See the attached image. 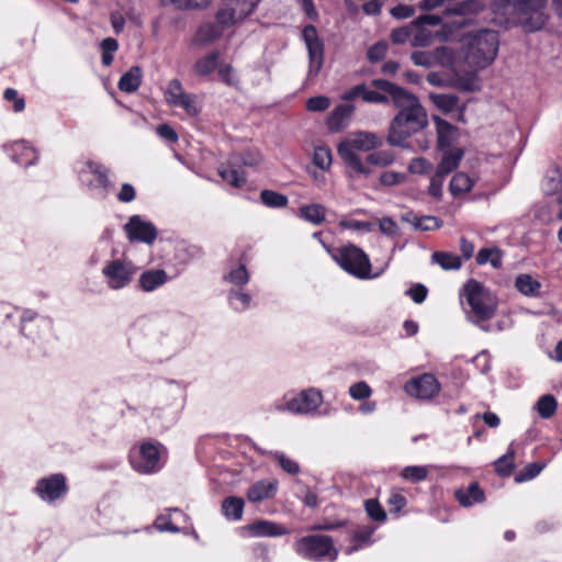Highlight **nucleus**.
Here are the masks:
<instances>
[{
  "label": "nucleus",
  "instance_id": "1",
  "mask_svg": "<svg viewBox=\"0 0 562 562\" xmlns=\"http://www.w3.org/2000/svg\"><path fill=\"white\" fill-rule=\"evenodd\" d=\"M371 85L390 94L393 104L398 109V113L389 127L387 143L392 146L404 147L405 142L412 135L428 125L426 110L415 94L391 81L374 79Z\"/></svg>",
  "mask_w": 562,
  "mask_h": 562
},
{
  "label": "nucleus",
  "instance_id": "2",
  "mask_svg": "<svg viewBox=\"0 0 562 562\" xmlns=\"http://www.w3.org/2000/svg\"><path fill=\"white\" fill-rule=\"evenodd\" d=\"M383 139L375 133L358 131L342 139L337 146V153L347 166L350 178L369 177L371 169L363 164L357 151H371L381 147Z\"/></svg>",
  "mask_w": 562,
  "mask_h": 562
},
{
  "label": "nucleus",
  "instance_id": "3",
  "mask_svg": "<svg viewBox=\"0 0 562 562\" xmlns=\"http://www.w3.org/2000/svg\"><path fill=\"white\" fill-rule=\"evenodd\" d=\"M461 295L470 306L469 321L484 331H491L485 323L494 317L497 310L496 297L479 281L471 279L462 289Z\"/></svg>",
  "mask_w": 562,
  "mask_h": 562
},
{
  "label": "nucleus",
  "instance_id": "4",
  "mask_svg": "<svg viewBox=\"0 0 562 562\" xmlns=\"http://www.w3.org/2000/svg\"><path fill=\"white\" fill-rule=\"evenodd\" d=\"M333 260L347 273L355 278L366 280L374 279L380 273H371V261L368 255L359 247L348 244L338 248L324 245Z\"/></svg>",
  "mask_w": 562,
  "mask_h": 562
},
{
  "label": "nucleus",
  "instance_id": "5",
  "mask_svg": "<svg viewBox=\"0 0 562 562\" xmlns=\"http://www.w3.org/2000/svg\"><path fill=\"white\" fill-rule=\"evenodd\" d=\"M499 47L497 32L493 30H480L471 36L467 50L469 65L483 69L491 65L496 58Z\"/></svg>",
  "mask_w": 562,
  "mask_h": 562
},
{
  "label": "nucleus",
  "instance_id": "6",
  "mask_svg": "<svg viewBox=\"0 0 562 562\" xmlns=\"http://www.w3.org/2000/svg\"><path fill=\"white\" fill-rule=\"evenodd\" d=\"M293 550L297 555L310 561L334 562L338 558L334 540L327 535H310L299 538L293 543Z\"/></svg>",
  "mask_w": 562,
  "mask_h": 562
},
{
  "label": "nucleus",
  "instance_id": "7",
  "mask_svg": "<svg viewBox=\"0 0 562 562\" xmlns=\"http://www.w3.org/2000/svg\"><path fill=\"white\" fill-rule=\"evenodd\" d=\"M261 0H222L215 20L224 26L243 22L254 13Z\"/></svg>",
  "mask_w": 562,
  "mask_h": 562
},
{
  "label": "nucleus",
  "instance_id": "8",
  "mask_svg": "<svg viewBox=\"0 0 562 562\" xmlns=\"http://www.w3.org/2000/svg\"><path fill=\"white\" fill-rule=\"evenodd\" d=\"M520 11V27L525 32H537L547 23L548 16L544 12L547 0H518Z\"/></svg>",
  "mask_w": 562,
  "mask_h": 562
},
{
  "label": "nucleus",
  "instance_id": "9",
  "mask_svg": "<svg viewBox=\"0 0 562 562\" xmlns=\"http://www.w3.org/2000/svg\"><path fill=\"white\" fill-rule=\"evenodd\" d=\"M137 268L130 260L114 259L104 265L102 268V274L106 281V284L112 290H120L127 286L135 273Z\"/></svg>",
  "mask_w": 562,
  "mask_h": 562
},
{
  "label": "nucleus",
  "instance_id": "10",
  "mask_svg": "<svg viewBox=\"0 0 562 562\" xmlns=\"http://www.w3.org/2000/svg\"><path fill=\"white\" fill-rule=\"evenodd\" d=\"M160 443L144 442L136 453L131 454V464L139 473L150 474L161 469Z\"/></svg>",
  "mask_w": 562,
  "mask_h": 562
},
{
  "label": "nucleus",
  "instance_id": "11",
  "mask_svg": "<svg viewBox=\"0 0 562 562\" xmlns=\"http://www.w3.org/2000/svg\"><path fill=\"white\" fill-rule=\"evenodd\" d=\"M302 38L308 53V76L315 77L323 67L324 43L321 41L316 27L312 24L304 26Z\"/></svg>",
  "mask_w": 562,
  "mask_h": 562
},
{
  "label": "nucleus",
  "instance_id": "12",
  "mask_svg": "<svg viewBox=\"0 0 562 562\" xmlns=\"http://www.w3.org/2000/svg\"><path fill=\"white\" fill-rule=\"evenodd\" d=\"M518 0H495L492 3L493 22L505 30L520 27Z\"/></svg>",
  "mask_w": 562,
  "mask_h": 562
},
{
  "label": "nucleus",
  "instance_id": "13",
  "mask_svg": "<svg viewBox=\"0 0 562 562\" xmlns=\"http://www.w3.org/2000/svg\"><path fill=\"white\" fill-rule=\"evenodd\" d=\"M34 490L42 501L53 503L67 494L66 476L61 473H56L43 477L37 481Z\"/></svg>",
  "mask_w": 562,
  "mask_h": 562
},
{
  "label": "nucleus",
  "instance_id": "14",
  "mask_svg": "<svg viewBox=\"0 0 562 562\" xmlns=\"http://www.w3.org/2000/svg\"><path fill=\"white\" fill-rule=\"evenodd\" d=\"M405 392L419 400H430L440 391V384L431 373H424L408 380L404 385Z\"/></svg>",
  "mask_w": 562,
  "mask_h": 562
},
{
  "label": "nucleus",
  "instance_id": "15",
  "mask_svg": "<svg viewBox=\"0 0 562 562\" xmlns=\"http://www.w3.org/2000/svg\"><path fill=\"white\" fill-rule=\"evenodd\" d=\"M124 231L131 241H140L151 245L158 232L153 223L144 221L139 215H133L124 225Z\"/></svg>",
  "mask_w": 562,
  "mask_h": 562
},
{
  "label": "nucleus",
  "instance_id": "16",
  "mask_svg": "<svg viewBox=\"0 0 562 562\" xmlns=\"http://www.w3.org/2000/svg\"><path fill=\"white\" fill-rule=\"evenodd\" d=\"M323 403L322 392L311 387L302 391L285 404L286 409L294 414H308L316 411Z\"/></svg>",
  "mask_w": 562,
  "mask_h": 562
},
{
  "label": "nucleus",
  "instance_id": "17",
  "mask_svg": "<svg viewBox=\"0 0 562 562\" xmlns=\"http://www.w3.org/2000/svg\"><path fill=\"white\" fill-rule=\"evenodd\" d=\"M87 167L94 176V182L90 183L91 189H94L100 198H106L113 190V183L110 180V169L95 161H88Z\"/></svg>",
  "mask_w": 562,
  "mask_h": 562
},
{
  "label": "nucleus",
  "instance_id": "18",
  "mask_svg": "<svg viewBox=\"0 0 562 562\" xmlns=\"http://www.w3.org/2000/svg\"><path fill=\"white\" fill-rule=\"evenodd\" d=\"M50 327V319L38 316L32 310H25L21 316V333L32 339L38 337V329L49 330Z\"/></svg>",
  "mask_w": 562,
  "mask_h": 562
},
{
  "label": "nucleus",
  "instance_id": "19",
  "mask_svg": "<svg viewBox=\"0 0 562 562\" xmlns=\"http://www.w3.org/2000/svg\"><path fill=\"white\" fill-rule=\"evenodd\" d=\"M277 491L278 481L276 479L257 481L248 488L247 498L251 503H260L272 498Z\"/></svg>",
  "mask_w": 562,
  "mask_h": 562
},
{
  "label": "nucleus",
  "instance_id": "20",
  "mask_svg": "<svg viewBox=\"0 0 562 562\" xmlns=\"http://www.w3.org/2000/svg\"><path fill=\"white\" fill-rule=\"evenodd\" d=\"M355 112L352 104H339L328 115L326 124L330 132L337 133L347 126V122Z\"/></svg>",
  "mask_w": 562,
  "mask_h": 562
},
{
  "label": "nucleus",
  "instance_id": "21",
  "mask_svg": "<svg viewBox=\"0 0 562 562\" xmlns=\"http://www.w3.org/2000/svg\"><path fill=\"white\" fill-rule=\"evenodd\" d=\"M432 120L436 125L439 149H449L457 138L458 128L439 116H434Z\"/></svg>",
  "mask_w": 562,
  "mask_h": 562
},
{
  "label": "nucleus",
  "instance_id": "22",
  "mask_svg": "<svg viewBox=\"0 0 562 562\" xmlns=\"http://www.w3.org/2000/svg\"><path fill=\"white\" fill-rule=\"evenodd\" d=\"M248 530L254 537H279L289 532L282 525L269 520H257L248 526Z\"/></svg>",
  "mask_w": 562,
  "mask_h": 562
},
{
  "label": "nucleus",
  "instance_id": "23",
  "mask_svg": "<svg viewBox=\"0 0 562 562\" xmlns=\"http://www.w3.org/2000/svg\"><path fill=\"white\" fill-rule=\"evenodd\" d=\"M456 499L464 507L482 503L485 499L484 492L477 482L471 483L467 488H459L454 493Z\"/></svg>",
  "mask_w": 562,
  "mask_h": 562
},
{
  "label": "nucleus",
  "instance_id": "24",
  "mask_svg": "<svg viewBox=\"0 0 562 562\" xmlns=\"http://www.w3.org/2000/svg\"><path fill=\"white\" fill-rule=\"evenodd\" d=\"M167 281L168 276L162 269L144 271L138 279L139 288L145 292H151L164 285Z\"/></svg>",
  "mask_w": 562,
  "mask_h": 562
},
{
  "label": "nucleus",
  "instance_id": "25",
  "mask_svg": "<svg viewBox=\"0 0 562 562\" xmlns=\"http://www.w3.org/2000/svg\"><path fill=\"white\" fill-rule=\"evenodd\" d=\"M449 49L446 46L437 47L434 52L417 50L412 53L411 59L416 66L425 68L432 67L438 60H441Z\"/></svg>",
  "mask_w": 562,
  "mask_h": 562
},
{
  "label": "nucleus",
  "instance_id": "26",
  "mask_svg": "<svg viewBox=\"0 0 562 562\" xmlns=\"http://www.w3.org/2000/svg\"><path fill=\"white\" fill-rule=\"evenodd\" d=\"M229 26L221 25L217 21L216 23L207 22L202 24L196 33H195V42L205 45L209 43H212L220 38L224 32V30L228 29Z\"/></svg>",
  "mask_w": 562,
  "mask_h": 562
},
{
  "label": "nucleus",
  "instance_id": "27",
  "mask_svg": "<svg viewBox=\"0 0 562 562\" xmlns=\"http://www.w3.org/2000/svg\"><path fill=\"white\" fill-rule=\"evenodd\" d=\"M463 155L464 153L460 148L445 150L436 171L447 177L459 167Z\"/></svg>",
  "mask_w": 562,
  "mask_h": 562
},
{
  "label": "nucleus",
  "instance_id": "28",
  "mask_svg": "<svg viewBox=\"0 0 562 562\" xmlns=\"http://www.w3.org/2000/svg\"><path fill=\"white\" fill-rule=\"evenodd\" d=\"M143 71L138 66H133L122 75L119 80L117 87L121 91L126 93L135 92L142 83Z\"/></svg>",
  "mask_w": 562,
  "mask_h": 562
},
{
  "label": "nucleus",
  "instance_id": "29",
  "mask_svg": "<svg viewBox=\"0 0 562 562\" xmlns=\"http://www.w3.org/2000/svg\"><path fill=\"white\" fill-rule=\"evenodd\" d=\"M515 288L519 293L528 297H539L541 294V283L527 273L516 277Z\"/></svg>",
  "mask_w": 562,
  "mask_h": 562
},
{
  "label": "nucleus",
  "instance_id": "30",
  "mask_svg": "<svg viewBox=\"0 0 562 562\" xmlns=\"http://www.w3.org/2000/svg\"><path fill=\"white\" fill-rule=\"evenodd\" d=\"M299 216L313 225H321L326 220V207L317 203L304 204L299 209Z\"/></svg>",
  "mask_w": 562,
  "mask_h": 562
},
{
  "label": "nucleus",
  "instance_id": "31",
  "mask_svg": "<svg viewBox=\"0 0 562 562\" xmlns=\"http://www.w3.org/2000/svg\"><path fill=\"white\" fill-rule=\"evenodd\" d=\"M245 502L237 496H228L222 502V513L228 520H240L243 517Z\"/></svg>",
  "mask_w": 562,
  "mask_h": 562
},
{
  "label": "nucleus",
  "instance_id": "32",
  "mask_svg": "<svg viewBox=\"0 0 562 562\" xmlns=\"http://www.w3.org/2000/svg\"><path fill=\"white\" fill-rule=\"evenodd\" d=\"M12 159L23 166H31L37 159V153L33 147H30L24 140L15 143L13 147Z\"/></svg>",
  "mask_w": 562,
  "mask_h": 562
},
{
  "label": "nucleus",
  "instance_id": "33",
  "mask_svg": "<svg viewBox=\"0 0 562 562\" xmlns=\"http://www.w3.org/2000/svg\"><path fill=\"white\" fill-rule=\"evenodd\" d=\"M220 52L213 50L206 56L198 59L193 66L196 75L205 77L211 75L216 68L218 69Z\"/></svg>",
  "mask_w": 562,
  "mask_h": 562
},
{
  "label": "nucleus",
  "instance_id": "34",
  "mask_svg": "<svg viewBox=\"0 0 562 562\" xmlns=\"http://www.w3.org/2000/svg\"><path fill=\"white\" fill-rule=\"evenodd\" d=\"M432 104L443 113H450L459 108V97L453 93H430Z\"/></svg>",
  "mask_w": 562,
  "mask_h": 562
},
{
  "label": "nucleus",
  "instance_id": "35",
  "mask_svg": "<svg viewBox=\"0 0 562 562\" xmlns=\"http://www.w3.org/2000/svg\"><path fill=\"white\" fill-rule=\"evenodd\" d=\"M474 186V180L464 172H457L449 183V192L453 198H458L469 192Z\"/></svg>",
  "mask_w": 562,
  "mask_h": 562
},
{
  "label": "nucleus",
  "instance_id": "36",
  "mask_svg": "<svg viewBox=\"0 0 562 562\" xmlns=\"http://www.w3.org/2000/svg\"><path fill=\"white\" fill-rule=\"evenodd\" d=\"M170 106L181 108L189 116H198L201 112L198 105V98L195 94L184 92L180 98L175 100Z\"/></svg>",
  "mask_w": 562,
  "mask_h": 562
},
{
  "label": "nucleus",
  "instance_id": "37",
  "mask_svg": "<svg viewBox=\"0 0 562 562\" xmlns=\"http://www.w3.org/2000/svg\"><path fill=\"white\" fill-rule=\"evenodd\" d=\"M557 408L558 402L555 397L551 394L542 395L535 404V409L543 419L551 418L555 414Z\"/></svg>",
  "mask_w": 562,
  "mask_h": 562
},
{
  "label": "nucleus",
  "instance_id": "38",
  "mask_svg": "<svg viewBox=\"0 0 562 562\" xmlns=\"http://www.w3.org/2000/svg\"><path fill=\"white\" fill-rule=\"evenodd\" d=\"M375 528L364 527L358 531H356L352 536V546L346 549L347 554H351L367 546H369L371 541V537L374 532Z\"/></svg>",
  "mask_w": 562,
  "mask_h": 562
},
{
  "label": "nucleus",
  "instance_id": "39",
  "mask_svg": "<svg viewBox=\"0 0 562 562\" xmlns=\"http://www.w3.org/2000/svg\"><path fill=\"white\" fill-rule=\"evenodd\" d=\"M261 203L271 209H282L289 203L288 196L273 190H262L260 192Z\"/></svg>",
  "mask_w": 562,
  "mask_h": 562
},
{
  "label": "nucleus",
  "instance_id": "40",
  "mask_svg": "<svg viewBox=\"0 0 562 562\" xmlns=\"http://www.w3.org/2000/svg\"><path fill=\"white\" fill-rule=\"evenodd\" d=\"M515 450L509 446L507 452L494 462L495 471L502 476H509L515 468Z\"/></svg>",
  "mask_w": 562,
  "mask_h": 562
},
{
  "label": "nucleus",
  "instance_id": "41",
  "mask_svg": "<svg viewBox=\"0 0 562 562\" xmlns=\"http://www.w3.org/2000/svg\"><path fill=\"white\" fill-rule=\"evenodd\" d=\"M481 3L475 0H464L457 3L454 7L446 10L447 15L464 16L480 12Z\"/></svg>",
  "mask_w": 562,
  "mask_h": 562
},
{
  "label": "nucleus",
  "instance_id": "42",
  "mask_svg": "<svg viewBox=\"0 0 562 562\" xmlns=\"http://www.w3.org/2000/svg\"><path fill=\"white\" fill-rule=\"evenodd\" d=\"M431 257L445 270H458L462 265L461 259L453 254L436 251Z\"/></svg>",
  "mask_w": 562,
  "mask_h": 562
},
{
  "label": "nucleus",
  "instance_id": "43",
  "mask_svg": "<svg viewBox=\"0 0 562 562\" xmlns=\"http://www.w3.org/2000/svg\"><path fill=\"white\" fill-rule=\"evenodd\" d=\"M416 229L423 232L435 231L441 227L442 221L436 216H416L413 215V220L411 221Z\"/></svg>",
  "mask_w": 562,
  "mask_h": 562
},
{
  "label": "nucleus",
  "instance_id": "44",
  "mask_svg": "<svg viewBox=\"0 0 562 562\" xmlns=\"http://www.w3.org/2000/svg\"><path fill=\"white\" fill-rule=\"evenodd\" d=\"M476 262L481 266L490 262L494 268H498L502 265V257L495 248H482L476 255Z\"/></svg>",
  "mask_w": 562,
  "mask_h": 562
},
{
  "label": "nucleus",
  "instance_id": "45",
  "mask_svg": "<svg viewBox=\"0 0 562 562\" xmlns=\"http://www.w3.org/2000/svg\"><path fill=\"white\" fill-rule=\"evenodd\" d=\"M428 475V469L424 465H408L401 471V477L417 483L425 480Z\"/></svg>",
  "mask_w": 562,
  "mask_h": 562
},
{
  "label": "nucleus",
  "instance_id": "46",
  "mask_svg": "<svg viewBox=\"0 0 562 562\" xmlns=\"http://www.w3.org/2000/svg\"><path fill=\"white\" fill-rule=\"evenodd\" d=\"M395 154L392 150L373 151L367 156V161L376 167H386L394 162Z\"/></svg>",
  "mask_w": 562,
  "mask_h": 562
},
{
  "label": "nucleus",
  "instance_id": "47",
  "mask_svg": "<svg viewBox=\"0 0 562 562\" xmlns=\"http://www.w3.org/2000/svg\"><path fill=\"white\" fill-rule=\"evenodd\" d=\"M331 151L328 147L319 146L314 149L313 162L322 170H328L331 166Z\"/></svg>",
  "mask_w": 562,
  "mask_h": 562
},
{
  "label": "nucleus",
  "instance_id": "48",
  "mask_svg": "<svg viewBox=\"0 0 562 562\" xmlns=\"http://www.w3.org/2000/svg\"><path fill=\"white\" fill-rule=\"evenodd\" d=\"M218 175L224 181L235 188H240L246 183V177L237 169L222 167L218 169Z\"/></svg>",
  "mask_w": 562,
  "mask_h": 562
},
{
  "label": "nucleus",
  "instance_id": "49",
  "mask_svg": "<svg viewBox=\"0 0 562 562\" xmlns=\"http://www.w3.org/2000/svg\"><path fill=\"white\" fill-rule=\"evenodd\" d=\"M546 468V463L532 462L528 463L519 473L516 474L515 481L517 483L530 481L535 479Z\"/></svg>",
  "mask_w": 562,
  "mask_h": 562
},
{
  "label": "nucleus",
  "instance_id": "50",
  "mask_svg": "<svg viewBox=\"0 0 562 562\" xmlns=\"http://www.w3.org/2000/svg\"><path fill=\"white\" fill-rule=\"evenodd\" d=\"M100 46L102 49V65L109 67L113 61L114 53L119 48V43L113 37H106L101 42Z\"/></svg>",
  "mask_w": 562,
  "mask_h": 562
},
{
  "label": "nucleus",
  "instance_id": "51",
  "mask_svg": "<svg viewBox=\"0 0 562 562\" xmlns=\"http://www.w3.org/2000/svg\"><path fill=\"white\" fill-rule=\"evenodd\" d=\"M364 507L368 516L379 522H383L386 519V513L381 506V504L374 499L370 498L364 502Z\"/></svg>",
  "mask_w": 562,
  "mask_h": 562
},
{
  "label": "nucleus",
  "instance_id": "52",
  "mask_svg": "<svg viewBox=\"0 0 562 562\" xmlns=\"http://www.w3.org/2000/svg\"><path fill=\"white\" fill-rule=\"evenodd\" d=\"M186 91L182 88L180 80L172 79L168 82L167 87L164 90V98L168 105H170L175 100L180 98Z\"/></svg>",
  "mask_w": 562,
  "mask_h": 562
},
{
  "label": "nucleus",
  "instance_id": "53",
  "mask_svg": "<svg viewBox=\"0 0 562 562\" xmlns=\"http://www.w3.org/2000/svg\"><path fill=\"white\" fill-rule=\"evenodd\" d=\"M228 299L231 301V305L236 311H245L249 307L251 297L249 294L239 292V291H231L228 294Z\"/></svg>",
  "mask_w": 562,
  "mask_h": 562
},
{
  "label": "nucleus",
  "instance_id": "54",
  "mask_svg": "<svg viewBox=\"0 0 562 562\" xmlns=\"http://www.w3.org/2000/svg\"><path fill=\"white\" fill-rule=\"evenodd\" d=\"M446 176L435 172L434 176L430 178L429 187H428V194L435 198L436 200H441L443 194V183H445Z\"/></svg>",
  "mask_w": 562,
  "mask_h": 562
},
{
  "label": "nucleus",
  "instance_id": "55",
  "mask_svg": "<svg viewBox=\"0 0 562 562\" xmlns=\"http://www.w3.org/2000/svg\"><path fill=\"white\" fill-rule=\"evenodd\" d=\"M217 71H218V76H220L221 80L225 85H227L229 87H237L238 86L239 79L236 76L234 68L231 65H228V64H221L218 66Z\"/></svg>",
  "mask_w": 562,
  "mask_h": 562
},
{
  "label": "nucleus",
  "instance_id": "56",
  "mask_svg": "<svg viewBox=\"0 0 562 562\" xmlns=\"http://www.w3.org/2000/svg\"><path fill=\"white\" fill-rule=\"evenodd\" d=\"M225 280L236 285H244L249 281V274L245 265H239L233 269L226 277Z\"/></svg>",
  "mask_w": 562,
  "mask_h": 562
},
{
  "label": "nucleus",
  "instance_id": "57",
  "mask_svg": "<svg viewBox=\"0 0 562 562\" xmlns=\"http://www.w3.org/2000/svg\"><path fill=\"white\" fill-rule=\"evenodd\" d=\"M542 189L546 194H555L562 190V177L558 172L552 176H547Z\"/></svg>",
  "mask_w": 562,
  "mask_h": 562
},
{
  "label": "nucleus",
  "instance_id": "58",
  "mask_svg": "<svg viewBox=\"0 0 562 562\" xmlns=\"http://www.w3.org/2000/svg\"><path fill=\"white\" fill-rule=\"evenodd\" d=\"M431 170L432 164L424 157H416L408 165V171L414 175H426Z\"/></svg>",
  "mask_w": 562,
  "mask_h": 562
},
{
  "label": "nucleus",
  "instance_id": "59",
  "mask_svg": "<svg viewBox=\"0 0 562 562\" xmlns=\"http://www.w3.org/2000/svg\"><path fill=\"white\" fill-rule=\"evenodd\" d=\"M371 394L372 390L364 381H359L349 387V395L357 401L366 400L370 397Z\"/></svg>",
  "mask_w": 562,
  "mask_h": 562
},
{
  "label": "nucleus",
  "instance_id": "60",
  "mask_svg": "<svg viewBox=\"0 0 562 562\" xmlns=\"http://www.w3.org/2000/svg\"><path fill=\"white\" fill-rule=\"evenodd\" d=\"M330 105V99L325 95H316L307 99L306 110L310 112H323Z\"/></svg>",
  "mask_w": 562,
  "mask_h": 562
},
{
  "label": "nucleus",
  "instance_id": "61",
  "mask_svg": "<svg viewBox=\"0 0 562 562\" xmlns=\"http://www.w3.org/2000/svg\"><path fill=\"white\" fill-rule=\"evenodd\" d=\"M273 457L279 461L280 467L286 473L295 475L300 472L299 463L288 458L284 453L277 451L273 453Z\"/></svg>",
  "mask_w": 562,
  "mask_h": 562
},
{
  "label": "nucleus",
  "instance_id": "62",
  "mask_svg": "<svg viewBox=\"0 0 562 562\" xmlns=\"http://www.w3.org/2000/svg\"><path fill=\"white\" fill-rule=\"evenodd\" d=\"M376 90H371L366 86V92L363 93V101L367 103H378V104H386L389 103V97L386 92L375 88Z\"/></svg>",
  "mask_w": 562,
  "mask_h": 562
},
{
  "label": "nucleus",
  "instance_id": "63",
  "mask_svg": "<svg viewBox=\"0 0 562 562\" xmlns=\"http://www.w3.org/2000/svg\"><path fill=\"white\" fill-rule=\"evenodd\" d=\"M417 31L413 35L411 40V45L413 47H426L431 44L432 41V34L430 31H427L426 29L416 27Z\"/></svg>",
  "mask_w": 562,
  "mask_h": 562
},
{
  "label": "nucleus",
  "instance_id": "64",
  "mask_svg": "<svg viewBox=\"0 0 562 562\" xmlns=\"http://www.w3.org/2000/svg\"><path fill=\"white\" fill-rule=\"evenodd\" d=\"M386 504H387L391 513H398V512H401L402 508H404L406 506L407 501H406V497L402 493H400L397 491H392L386 501Z\"/></svg>",
  "mask_w": 562,
  "mask_h": 562
}]
</instances>
